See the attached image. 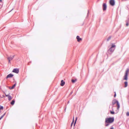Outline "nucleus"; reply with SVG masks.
I'll return each instance as SVG.
<instances>
[{"label": "nucleus", "instance_id": "21", "mask_svg": "<svg viewBox=\"0 0 129 129\" xmlns=\"http://www.w3.org/2000/svg\"><path fill=\"white\" fill-rule=\"evenodd\" d=\"M3 107L2 106H1L0 107V110H3Z\"/></svg>", "mask_w": 129, "mask_h": 129}, {"label": "nucleus", "instance_id": "33", "mask_svg": "<svg viewBox=\"0 0 129 129\" xmlns=\"http://www.w3.org/2000/svg\"><path fill=\"white\" fill-rule=\"evenodd\" d=\"M128 20H129V18H128Z\"/></svg>", "mask_w": 129, "mask_h": 129}, {"label": "nucleus", "instance_id": "6", "mask_svg": "<svg viewBox=\"0 0 129 129\" xmlns=\"http://www.w3.org/2000/svg\"><path fill=\"white\" fill-rule=\"evenodd\" d=\"M14 57V56H10V57H8V59L9 60V63L10 62V61L12 60Z\"/></svg>", "mask_w": 129, "mask_h": 129}, {"label": "nucleus", "instance_id": "18", "mask_svg": "<svg viewBox=\"0 0 129 129\" xmlns=\"http://www.w3.org/2000/svg\"><path fill=\"white\" fill-rule=\"evenodd\" d=\"M76 81V80H74L73 79H72V81L73 83H74Z\"/></svg>", "mask_w": 129, "mask_h": 129}, {"label": "nucleus", "instance_id": "23", "mask_svg": "<svg viewBox=\"0 0 129 129\" xmlns=\"http://www.w3.org/2000/svg\"><path fill=\"white\" fill-rule=\"evenodd\" d=\"M89 13V10H88V13H87V16L86 17L87 18V17H88V14Z\"/></svg>", "mask_w": 129, "mask_h": 129}, {"label": "nucleus", "instance_id": "26", "mask_svg": "<svg viewBox=\"0 0 129 129\" xmlns=\"http://www.w3.org/2000/svg\"><path fill=\"white\" fill-rule=\"evenodd\" d=\"M2 6L1 4H0V9L1 8Z\"/></svg>", "mask_w": 129, "mask_h": 129}, {"label": "nucleus", "instance_id": "11", "mask_svg": "<svg viewBox=\"0 0 129 129\" xmlns=\"http://www.w3.org/2000/svg\"><path fill=\"white\" fill-rule=\"evenodd\" d=\"M6 96L8 97L9 100H10L12 99V98L10 95H6Z\"/></svg>", "mask_w": 129, "mask_h": 129}, {"label": "nucleus", "instance_id": "16", "mask_svg": "<svg viewBox=\"0 0 129 129\" xmlns=\"http://www.w3.org/2000/svg\"><path fill=\"white\" fill-rule=\"evenodd\" d=\"M125 87H126L127 86V82H124Z\"/></svg>", "mask_w": 129, "mask_h": 129}, {"label": "nucleus", "instance_id": "1", "mask_svg": "<svg viewBox=\"0 0 129 129\" xmlns=\"http://www.w3.org/2000/svg\"><path fill=\"white\" fill-rule=\"evenodd\" d=\"M114 118L113 117L106 118L105 122L107 123H111L114 121Z\"/></svg>", "mask_w": 129, "mask_h": 129}, {"label": "nucleus", "instance_id": "13", "mask_svg": "<svg viewBox=\"0 0 129 129\" xmlns=\"http://www.w3.org/2000/svg\"><path fill=\"white\" fill-rule=\"evenodd\" d=\"M15 102V100H13L11 103V104L12 105H13Z\"/></svg>", "mask_w": 129, "mask_h": 129}, {"label": "nucleus", "instance_id": "14", "mask_svg": "<svg viewBox=\"0 0 129 129\" xmlns=\"http://www.w3.org/2000/svg\"><path fill=\"white\" fill-rule=\"evenodd\" d=\"M15 85H16V84H14L13 85L12 87H10V88L11 89H13V88H14Z\"/></svg>", "mask_w": 129, "mask_h": 129}, {"label": "nucleus", "instance_id": "2", "mask_svg": "<svg viewBox=\"0 0 129 129\" xmlns=\"http://www.w3.org/2000/svg\"><path fill=\"white\" fill-rule=\"evenodd\" d=\"M116 103H117V109L118 110L120 108V105L118 101L116 100H113L112 102L113 105H114Z\"/></svg>", "mask_w": 129, "mask_h": 129}, {"label": "nucleus", "instance_id": "22", "mask_svg": "<svg viewBox=\"0 0 129 129\" xmlns=\"http://www.w3.org/2000/svg\"><path fill=\"white\" fill-rule=\"evenodd\" d=\"M126 115L127 116H129V112H127V113H126Z\"/></svg>", "mask_w": 129, "mask_h": 129}, {"label": "nucleus", "instance_id": "34", "mask_svg": "<svg viewBox=\"0 0 129 129\" xmlns=\"http://www.w3.org/2000/svg\"><path fill=\"white\" fill-rule=\"evenodd\" d=\"M3 96H4V97H5V96H3Z\"/></svg>", "mask_w": 129, "mask_h": 129}, {"label": "nucleus", "instance_id": "30", "mask_svg": "<svg viewBox=\"0 0 129 129\" xmlns=\"http://www.w3.org/2000/svg\"><path fill=\"white\" fill-rule=\"evenodd\" d=\"M13 9H12V10H11V11L9 12H11V11L12 10H13Z\"/></svg>", "mask_w": 129, "mask_h": 129}, {"label": "nucleus", "instance_id": "19", "mask_svg": "<svg viewBox=\"0 0 129 129\" xmlns=\"http://www.w3.org/2000/svg\"><path fill=\"white\" fill-rule=\"evenodd\" d=\"M5 114V113L0 118V120H1L4 116Z\"/></svg>", "mask_w": 129, "mask_h": 129}, {"label": "nucleus", "instance_id": "4", "mask_svg": "<svg viewBox=\"0 0 129 129\" xmlns=\"http://www.w3.org/2000/svg\"><path fill=\"white\" fill-rule=\"evenodd\" d=\"M109 3L112 6H113L115 4V1L114 0H110Z\"/></svg>", "mask_w": 129, "mask_h": 129}, {"label": "nucleus", "instance_id": "24", "mask_svg": "<svg viewBox=\"0 0 129 129\" xmlns=\"http://www.w3.org/2000/svg\"><path fill=\"white\" fill-rule=\"evenodd\" d=\"M114 93H115V94L114 95V97H115L116 96V92H114Z\"/></svg>", "mask_w": 129, "mask_h": 129}, {"label": "nucleus", "instance_id": "29", "mask_svg": "<svg viewBox=\"0 0 129 129\" xmlns=\"http://www.w3.org/2000/svg\"><path fill=\"white\" fill-rule=\"evenodd\" d=\"M110 129H113V127H111Z\"/></svg>", "mask_w": 129, "mask_h": 129}, {"label": "nucleus", "instance_id": "32", "mask_svg": "<svg viewBox=\"0 0 129 129\" xmlns=\"http://www.w3.org/2000/svg\"><path fill=\"white\" fill-rule=\"evenodd\" d=\"M74 117H73V121H74Z\"/></svg>", "mask_w": 129, "mask_h": 129}, {"label": "nucleus", "instance_id": "12", "mask_svg": "<svg viewBox=\"0 0 129 129\" xmlns=\"http://www.w3.org/2000/svg\"><path fill=\"white\" fill-rule=\"evenodd\" d=\"M116 46L114 44H112L111 45V46L110 48H115Z\"/></svg>", "mask_w": 129, "mask_h": 129}, {"label": "nucleus", "instance_id": "7", "mask_svg": "<svg viewBox=\"0 0 129 129\" xmlns=\"http://www.w3.org/2000/svg\"><path fill=\"white\" fill-rule=\"evenodd\" d=\"M76 39H77V41L78 42H79L82 40V39L81 38H80V37L78 36H77Z\"/></svg>", "mask_w": 129, "mask_h": 129}, {"label": "nucleus", "instance_id": "3", "mask_svg": "<svg viewBox=\"0 0 129 129\" xmlns=\"http://www.w3.org/2000/svg\"><path fill=\"white\" fill-rule=\"evenodd\" d=\"M128 71L127 70L125 72V75L124 77V78L123 79L124 80H127V79L128 73Z\"/></svg>", "mask_w": 129, "mask_h": 129}, {"label": "nucleus", "instance_id": "17", "mask_svg": "<svg viewBox=\"0 0 129 129\" xmlns=\"http://www.w3.org/2000/svg\"><path fill=\"white\" fill-rule=\"evenodd\" d=\"M126 25L127 26L128 25V21L127 20H126Z\"/></svg>", "mask_w": 129, "mask_h": 129}, {"label": "nucleus", "instance_id": "8", "mask_svg": "<svg viewBox=\"0 0 129 129\" xmlns=\"http://www.w3.org/2000/svg\"><path fill=\"white\" fill-rule=\"evenodd\" d=\"M13 72L16 73H18L19 72V70L18 69H15L13 71Z\"/></svg>", "mask_w": 129, "mask_h": 129}, {"label": "nucleus", "instance_id": "5", "mask_svg": "<svg viewBox=\"0 0 129 129\" xmlns=\"http://www.w3.org/2000/svg\"><path fill=\"white\" fill-rule=\"evenodd\" d=\"M107 7V5L106 3H103V9L104 11H105L106 10Z\"/></svg>", "mask_w": 129, "mask_h": 129}, {"label": "nucleus", "instance_id": "15", "mask_svg": "<svg viewBox=\"0 0 129 129\" xmlns=\"http://www.w3.org/2000/svg\"><path fill=\"white\" fill-rule=\"evenodd\" d=\"M111 36H109L107 39V41H108L110 40L111 38Z\"/></svg>", "mask_w": 129, "mask_h": 129}, {"label": "nucleus", "instance_id": "9", "mask_svg": "<svg viewBox=\"0 0 129 129\" xmlns=\"http://www.w3.org/2000/svg\"><path fill=\"white\" fill-rule=\"evenodd\" d=\"M13 75L12 74H10L8 75L6 77V78L12 77Z\"/></svg>", "mask_w": 129, "mask_h": 129}, {"label": "nucleus", "instance_id": "10", "mask_svg": "<svg viewBox=\"0 0 129 129\" xmlns=\"http://www.w3.org/2000/svg\"><path fill=\"white\" fill-rule=\"evenodd\" d=\"M65 82L63 80H61V82L60 85L61 86H63L65 84Z\"/></svg>", "mask_w": 129, "mask_h": 129}, {"label": "nucleus", "instance_id": "27", "mask_svg": "<svg viewBox=\"0 0 129 129\" xmlns=\"http://www.w3.org/2000/svg\"><path fill=\"white\" fill-rule=\"evenodd\" d=\"M0 3H2V0H0Z\"/></svg>", "mask_w": 129, "mask_h": 129}, {"label": "nucleus", "instance_id": "28", "mask_svg": "<svg viewBox=\"0 0 129 129\" xmlns=\"http://www.w3.org/2000/svg\"><path fill=\"white\" fill-rule=\"evenodd\" d=\"M108 125H109L108 124H106L105 125V126H107Z\"/></svg>", "mask_w": 129, "mask_h": 129}, {"label": "nucleus", "instance_id": "20", "mask_svg": "<svg viewBox=\"0 0 129 129\" xmlns=\"http://www.w3.org/2000/svg\"><path fill=\"white\" fill-rule=\"evenodd\" d=\"M110 113L112 114H114V112L113 111H111Z\"/></svg>", "mask_w": 129, "mask_h": 129}, {"label": "nucleus", "instance_id": "25", "mask_svg": "<svg viewBox=\"0 0 129 129\" xmlns=\"http://www.w3.org/2000/svg\"><path fill=\"white\" fill-rule=\"evenodd\" d=\"M77 117H76V120H75V123L74 124V125H75V123H76V121L77 120Z\"/></svg>", "mask_w": 129, "mask_h": 129}, {"label": "nucleus", "instance_id": "31", "mask_svg": "<svg viewBox=\"0 0 129 129\" xmlns=\"http://www.w3.org/2000/svg\"><path fill=\"white\" fill-rule=\"evenodd\" d=\"M73 122H72V123L71 124V126H72V124H73Z\"/></svg>", "mask_w": 129, "mask_h": 129}]
</instances>
